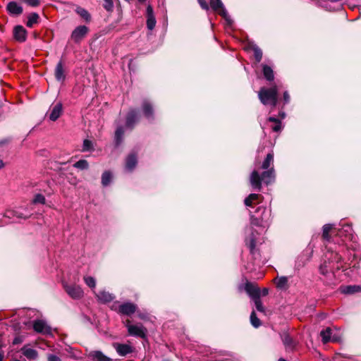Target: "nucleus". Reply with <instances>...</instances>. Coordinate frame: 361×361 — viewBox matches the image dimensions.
Listing matches in <instances>:
<instances>
[{
	"instance_id": "obj_10",
	"label": "nucleus",
	"mask_w": 361,
	"mask_h": 361,
	"mask_svg": "<svg viewBox=\"0 0 361 361\" xmlns=\"http://www.w3.org/2000/svg\"><path fill=\"white\" fill-rule=\"evenodd\" d=\"M33 329L37 333L43 334H51V328L48 324L42 319H38L34 322Z\"/></svg>"
},
{
	"instance_id": "obj_39",
	"label": "nucleus",
	"mask_w": 361,
	"mask_h": 361,
	"mask_svg": "<svg viewBox=\"0 0 361 361\" xmlns=\"http://www.w3.org/2000/svg\"><path fill=\"white\" fill-rule=\"evenodd\" d=\"M93 150V145L92 141L89 140H85L82 145V152H90Z\"/></svg>"
},
{
	"instance_id": "obj_59",
	"label": "nucleus",
	"mask_w": 361,
	"mask_h": 361,
	"mask_svg": "<svg viewBox=\"0 0 361 361\" xmlns=\"http://www.w3.org/2000/svg\"><path fill=\"white\" fill-rule=\"evenodd\" d=\"M9 142L8 140L6 139V140H1L0 141V145H4L6 143H8Z\"/></svg>"
},
{
	"instance_id": "obj_53",
	"label": "nucleus",
	"mask_w": 361,
	"mask_h": 361,
	"mask_svg": "<svg viewBox=\"0 0 361 361\" xmlns=\"http://www.w3.org/2000/svg\"><path fill=\"white\" fill-rule=\"evenodd\" d=\"M154 16L152 7L148 5L147 7V17Z\"/></svg>"
},
{
	"instance_id": "obj_11",
	"label": "nucleus",
	"mask_w": 361,
	"mask_h": 361,
	"mask_svg": "<svg viewBox=\"0 0 361 361\" xmlns=\"http://www.w3.org/2000/svg\"><path fill=\"white\" fill-rule=\"evenodd\" d=\"M113 347L120 356H126L133 352V347L126 343H113Z\"/></svg>"
},
{
	"instance_id": "obj_51",
	"label": "nucleus",
	"mask_w": 361,
	"mask_h": 361,
	"mask_svg": "<svg viewBox=\"0 0 361 361\" xmlns=\"http://www.w3.org/2000/svg\"><path fill=\"white\" fill-rule=\"evenodd\" d=\"M47 360L48 361H61V359L59 357H58L55 355L49 354V355H48Z\"/></svg>"
},
{
	"instance_id": "obj_64",
	"label": "nucleus",
	"mask_w": 361,
	"mask_h": 361,
	"mask_svg": "<svg viewBox=\"0 0 361 361\" xmlns=\"http://www.w3.org/2000/svg\"><path fill=\"white\" fill-rule=\"evenodd\" d=\"M279 361H286V360L285 359H283V358H280V359L279 360Z\"/></svg>"
},
{
	"instance_id": "obj_46",
	"label": "nucleus",
	"mask_w": 361,
	"mask_h": 361,
	"mask_svg": "<svg viewBox=\"0 0 361 361\" xmlns=\"http://www.w3.org/2000/svg\"><path fill=\"white\" fill-rule=\"evenodd\" d=\"M333 269H334V267H330L327 265L326 262H324V263L320 266L319 271L322 274L325 275L328 273L329 270H331Z\"/></svg>"
},
{
	"instance_id": "obj_8",
	"label": "nucleus",
	"mask_w": 361,
	"mask_h": 361,
	"mask_svg": "<svg viewBox=\"0 0 361 361\" xmlns=\"http://www.w3.org/2000/svg\"><path fill=\"white\" fill-rule=\"evenodd\" d=\"M63 288L68 295L73 299H80L83 296V290L78 285H68L63 283Z\"/></svg>"
},
{
	"instance_id": "obj_50",
	"label": "nucleus",
	"mask_w": 361,
	"mask_h": 361,
	"mask_svg": "<svg viewBox=\"0 0 361 361\" xmlns=\"http://www.w3.org/2000/svg\"><path fill=\"white\" fill-rule=\"evenodd\" d=\"M104 4L103 5L104 8L108 11H111L114 7L113 1L111 0H104Z\"/></svg>"
},
{
	"instance_id": "obj_54",
	"label": "nucleus",
	"mask_w": 361,
	"mask_h": 361,
	"mask_svg": "<svg viewBox=\"0 0 361 361\" xmlns=\"http://www.w3.org/2000/svg\"><path fill=\"white\" fill-rule=\"evenodd\" d=\"M272 130L274 132H279L281 130V123L279 121L274 126L272 127Z\"/></svg>"
},
{
	"instance_id": "obj_34",
	"label": "nucleus",
	"mask_w": 361,
	"mask_h": 361,
	"mask_svg": "<svg viewBox=\"0 0 361 361\" xmlns=\"http://www.w3.org/2000/svg\"><path fill=\"white\" fill-rule=\"evenodd\" d=\"M76 13L80 15L86 22H90L91 20V16L89 12L83 8L78 7L75 10Z\"/></svg>"
},
{
	"instance_id": "obj_7",
	"label": "nucleus",
	"mask_w": 361,
	"mask_h": 361,
	"mask_svg": "<svg viewBox=\"0 0 361 361\" xmlns=\"http://www.w3.org/2000/svg\"><path fill=\"white\" fill-rule=\"evenodd\" d=\"M128 334L130 336H136V337H140V338H145L147 333V329L142 325L141 324H130V322L129 320L126 322V324Z\"/></svg>"
},
{
	"instance_id": "obj_37",
	"label": "nucleus",
	"mask_w": 361,
	"mask_h": 361,
	"mask_svg": "<svg viewBox=\"0 0 361 361\" xmlns=\"http://www.w3.org/2000/svg\"><path fill=\"white\" fill-rule=\"evenodd\" d=\"M75 168L79 169L80 170L87 169L89 167L88 162L85 159H80L78 161L75 162L73 164Z\"/></svg>"
},
{
	"instance_id": "obj_30",
	"label": "nucleus",
	"mask_w": 361,
	"mask_h": 361,
	"mask_svg": "<svg viewBox=\"0 0 361 361\" xmlns=\"http://www.w3.org/2000/svg\"><path fill=\"white\" fill-rule=\"evenodd\" d=\"M23 353L29 360H35L38 356L37 350L32 348H24Z\"/></svg>"
},
{
	"instance_id": "obj_9",
	"label": "nucleus",
	"mask_w": 361,
	"mask_h": 361,
	"mask_svg": "<svg viewBox=\"0 0 361 361\" xmlns=\"http://www.w3.org/2000/svg\"><path fill=\"white\" fill-rule=\"evenodd\" d=\"M89 29L85 25H79L71 33V38L75 43L80 42L87 34Z\"/></svg>"
},
{
	"instance_id": "obj_19",
	"label": "nucleus",
	"mask_w": 361,
	"mask_h": 361,
	"mask_svg": "<svg viewBox=\"0 0 361 361\" xmlns=\"http://www.w3.org/2000/svg\"><path fill=\"white\" fill-rule=\"evenodd\" d=\"M61 112L62 104L61 103H57L51 109V112L49 116V119L52 121H56L61 116Z\"/></svg>"
},
{
	"instance_id": "obj_38",
	"label": "nucleus",
	"mask_w": 361,
	"mask_h": 361,
	"mask_svg": "<svg viewBox=\"0 0 361 361\" xmlns=\"http://www.w3.org/2000/svg\"><path fill=\"white\" fill-rule=\"evenodd\" d=\"M250 322L255 328H257L261 325L260 320L257 318L255 311H252L250 314Z\"/></svg>"
},
{
	"instance_id": "obj_18",
	"label": "nucleus",
	"mask_w": 361,
	"mask_h": 361,
	"mask_svg": "<svg viewBox=\"0 0 361 361\" xmlns=\"http://www.w3.org/2000/svg\"><path fill=\"white\" fill-rule=\"evenodd\" d=\"M54 75L56 80L59 82H62L65 80L66 75L64 73L63 65L61 61H60L56 66Z\"/></svg>"
},
{
	"instance_id": "obj_23",
	"label": "nucleus",
	"mask_w": 361,
	"mask_h": 361,
	"mask_svg": "<svg viewBox=\"0 0 361 361\" xmlns=\"http://www.w3.org/2000/svg\"><path fill=\"white\" fill-rule=\"evenodd\" d=\"M282 341L285 345L286 350H293L295 347V342L287 334H284L281 336Z\"/></svg>"
},
{
	"instance_id": "obj_12",
	"label": "nucleus",
	"mask_w": 361,
	"mask_h": 361,
	"mask_svg": "<svg viewBox=\"0 0 361 361\" xmlns=\"http://www.w3.org/2000/svg\"><path fill=\"white\" fill-rule=\"evenodd\" d=\"M244 289L252 300L257 298H260V290L254 283L247 282L245 284Z\"/></svg>"
},
{
	"instance_id": "obj_26",
	"label": "nucleus",
	"mask_w": 361,
	"mask_h": 361,
	"mask_svg": "<svg viewBox=\"0 0 361 361\" xmlns=\"http://www.w3.org/2000/svg\"><path fill=\"white\" fill-rule=\"evenodd\" d=\"M334 331V330L331 327H327L325 329L321 331L320 336L324 343H326L331 341V336L332 335Z\"/></svg>"
},
{
	"instance_id": "obj_47",
	"label": "nucleus",
	"mask_w": 361,
	"mask_h": 361,
	"mask_svg": "<svg viewBox=\"0 0 361 361\" xmlns=\"http://www.w3.org/2000/svg\"><path fill=\"white\" fill-rule=\"evenodd\" d=\"M10 212L12 213L13 216H16L18 218L27 219L29 216L28 215L24 216L22 213H20V212H19L18 211H10V210L6 211L5 216H8V213H10Z\"/></svg>"
},
{
	"instance_id": "obj_2",
	"label": "nucleus",
	"mask_w": 361,
	"mask_h": 361,
	"mask_svg": "<svg viewBox=\"0 0 361 361\" xmlns=\"http://www.w3.org/2000/svg\"><path fill=\"white\" fill-rule=\"evenodd\" d=\"M274 162L273 153H269L262 164V169H264L262 174L258 171L254 170L250 178V183L253 189L259 191L262 188V182L269 185L274 182L275 179V173L273 167L269 168Z\"/></svg>"
},
{
	"instance_id": "obj_52",
	"label": "nucleus",
	"mask_w": 361,
	"mask_h": 361,
	"mask_svg": "<svg viewBox=\"0 0 361 361\" xmlns=\"http://www.w3.org/2000/svg\"><path fill=\"white\" fill-rule=\"evenodd\" d=\"M197 1H198V3L200 4V6L202 7V8H203L204 10L209 9V6L205 0H197Z\"/></svg>"
},
{
	"instance_id": "obj_60",
	"label": "nucleus",
	"mask_w": 361,
	"mask_h": 361,
	"mask_svg": "<svg viewBox=\"0 0 361 361\" xmlns=\"http://www.w3.org/2000/svg\"><path fill=\"white\" fill-rule=\"evenodd\" d=\"M4 166V161L1 159H0V169H2Z\"/></svg>"
},
{
	"instance_id": "obj_36",
	"label": "nucleus",
	"mask_w": 361,
	"mask_h": 361,
	"mask_svg": "<svg viewBox=\"0 0 361 361\" xmlns=\"http://www.w3.org/2000/svg\"><path fill=\"white\" fill-rule=\"evenodd\" d=\"M111 180V173L109 171H104L102 176V184L106 186Z\"/></svg>"
},
{
	"instance_id": "obj_6",
	"label": "nucleus",
	"mask_w": 361,
	"mask_h": 361,
	"mask_svg": "<svg viewBox=\"0 0 361 361\" xmlns=\"http://www.w3.org/2000/svg\"><path fill=\"white\" fill-rule=\"evenodd\" d=\"M210 6L214 11L218 12L219 14L224 18L228 25L231 26L233 20L228 14L221 0H211Z\"/></svg>"
},
{
	"instance_id": "obj_44",
	"label": "nucleus",
	"mask_w": 361,
	"mask_h": 361,
	"mask_svg": "<svg viewBox=\"0 0 361 361\" xmlns=\"http://www.w3.org/2000/svg\"><path fill=\"white\" fill-rule=\"evenodd\" d=\"M334 331H333L332 335L331 336V342H340L341 340V335L339 332H338L336 329H333Z\"/></svg>"
},
{
	"instance_id": "obj_42",
	"label": "nucleus",
	"mask_w": 361,
	"mask_h": 361,
	"mask_svg": "<svg viewBox=\"0 0 361 361\" xmlns=\"http://www.w3.org/2000/svg\"><path fill=\"white\" fill-rule=\"evenodd\" d=\"M252 49H253L255 58L257 62H259L262 58V50L257 46H254L252 47Z\"/></svg>"
},
{
	"instance_id": "obj_35",
	"label": "nucleus",
	"mask_w": 361,
	"mask_h": 361,
	"mask_svg": "<svg viewBox=\"0 0 361 361\" xmlns=\"http://www.w3.org/2000/svg\"><path fill=\"white\" fill-rule=\"evenodd\" d=\"M334 228V225L333 224H325L324 226H323V233H322V237L325 240H327L329 241L330 240V235H329V232L331 231V230Z\"/></svg>"
},
{
	"instance_id": "obj_3",
	"label": "nucleus",
	"mask_w": 361,
	"mask_h": 361,
	"mask_svg": "<svg viewBox=\"0 0 361 361\" xmlns=\"http://www.w3.org/2000/svg\"><path fill=\"white\" fill-rule=\"evenodd\" d=\"M270 210L263 206H259L254 213L250 211V221L252 226L264 228L268 226Z\"/></svg>"
},
{
	"instance_id": "obj_13",
	"label": "nucleus",
	"mask_w": 361,
	"mask_h": 361,
	"mask_svg": "<svg viewBox=\"0 0 361 361\" xmlns=\"http://www.w3.org/2000/svg\"><path fill=\"white\" fill-rule=\"evenodd\" d=\"M137 306L132 302H125L119 305L118 312L125 315H131L136 312Z\"/></svg>"
},
{
	"instance_id": "obj_56",
	"label": "nucleus",
	"mask_w": 361,
	"mask_h": 361,
	"mask_svg": "<svg viewBox=\"0 0 361 361\" xmlns=\"http://www.w3.org/2000/svg\"><path fill=\"white\" fill-rule=\"evenodd\" d=\"M269 293V290L267 288H264L262 290H260V296H266Z\"/></svg>"
},
{
	"instance_id": "obj_16",
	"label": "nucleus",
	"mask_w": 361,
	"mask_h": 361,
	"mask_svg": "<svg viewBox=\"0 0 361 361\" xmlns=\"http://www.w3.org/2000/svg\"><path fill=\"white\" fill-rule=\"evenodd\" d=\"M7 11L11 15L19 16L23 13V7L16 1H11L7 4Z\"/></svg>"
},
{
	"instance_id": "obj_62",
	"label": "nucleus",
	"mask_w": 361,
	"mask_h": 361,
	"mask_svg": "<svg viewBox=\"0 0 361 361\" xmlns=\"http://www.w3.org/2000/svg\"><path fill=\"white\" fill-rule=\"evenodd\" d=\"M19 343V340L18 338H15L13 341V344H17Z\"/></svg>"
},
{
	"instance_id": "obj_14",
	"label": "nucleus",
	"mask_w": 361,
	"mask_h": 361,
	"mask_svg": "<svg viewBox=\"0 0 361 361\" xmlns=\"http://www.w3.org/2000/svg\"><path fill=\"white\" fill-rule=\"evenodd\" d=\"M246 233L249 235L246 237L245 243H246V245L249 247L250 252L253 254L255 248L256 237H255L252 227H250V228H247Z\"/></svg>"
},
{
	"instance_id": "obj_25",
	"label": "nucleus",
	"mask_w": 361,
	"mask_h": 361,
	"mask_svg": "<svg viewBox=\"0 0 361 361\" xmlns=\"http://www.w3.org/2000/svg\"><path fill=\"white\" fill-rule=\"evenodd\" d=\"M277 288L281 290H286L288 287V279L286 276H278L274 280Z\"/></svg>"
},
{
	"instance_id": "obj_21",
	"label": "nucleus",
	"mask_w": 361,
	"mask_h": 361,
	"mask_svg": "<svg viewBox=\"0 0 361 361\" xmlns=\"http://www.w3.org/2000/svg\"><path fill=\"white\" fill-rule=\"evenodd\" d=\"M261 197V195L258 194L252 193L245 199L244 203L246 207H253L254 205L259 203V199Z\"/></svg>"
},
{
	"instance_id": "obj_63",
	"label": "nucleus",
	"mask_w": 361,
	"mask_h": 361,
	"mask_svg": "<svg viewBox=\"0 0 361 361\" xmlns=\"http://www.w3.org/2000/svg\"><path fill=\"white\" fill-rule=\"evenodd\" d=\"M280 116H281V117L282 118H285V113H283H283H281V114H280Z\"/></svg>"
},
{
	"instance_id": "obj_57",
	"label": "nucleus",
	"mask_w": 361,
	"mask_h": 361,
	"mask_svg": "<svg viewBox=\"0 0 361 361\" xmlns=\"http://www.w3.org/2000/svg\"><path fill=\"white\" fill-rule=\"evenodd\" d=\"M268 120L271 122L278 123L279 121V119L276 118L275 117H269Z\"/></svg>"
},
{
	"instance_id": "obj_17",
	"label": "nucleus",
	"mask_w": 361,
	"mask_h": 361,
	"mask_svg": "<svg viewBox=\"0 0 361 361\" xmlns=\"http://www.w3.org/2000/svg\"><path fill=\"white\" fill-rule=\"evenodd\" d=\"M26 30L21 25H17L14 27L13 35L14 37L18 42H25L26 39Z\"/></svg>"
},
{
	"instance_id": "obj_43",
	"label": "nucleus",
	"mask_w": 361,
	"mask_h": 361,
	"mask_svg": "<svg viewBox=\"0 0 361 361\" xmlns=\"http://www.w3.org/2000/svg\"><path fill=\"white\" fill-rule=\"evenodd\" d=\"M84 281L85 283L92 288H95L96 286V281L95 279L92 276H85Z\"/></svg>"
},
{
	"instance_id": "obj_1",
	"label": "nucleus",
	"mask_w": 361,
	"mask_h": 361,
	"mask_svg": "<svg viewBox=\"0 0 361 361\" xmlns=\"http://www.w3.org/2000/svg\"><path fill=\"white\" fill-rule=\"evenodd\" d=\"M274 162L273 153H269L262 164V169H264L262 174L258 171L254 170L250 178V183L253 189L259 191L262 188V182L269 185L274 182L275 179V173L273 167L269 168Z\"/></svg>"
},
{
	"instance_id": "obj_20",
	"label": "nucleus",
	"mask_w": 361,
	"mask_h": 361,
	"mask_svg": "<svg viewBox=\"0 0 361 361\" xmlns=\"http://www.w3.org/2000/svg\"><path fill=\"white\" fill-rule=\"evenodd\" d=\"M89 357L94 361H112V360L106 356L102 352L99 350L92 351L89 354Z\"/></svg>"
},
{
	"instance_id": "obj_24",
	"label": "nucleus",
	"mask_w": 361,
	"mask_h": 361,
	"mask_svg": "<svg viewBox=\"0 0 361 361\" xmlns=\"http://www.w3.org/2000/svg\"><path fill=\"white\" fill-rule=\"evenodd\" d=\"M142 107L145 116L149 120L153 119L154 111L152 106L149 102L145 100L142 103Z\"/></svg>"
},
{
	"instance_id": "obj_33",
	"label": "nucleus",
	"mask_w": 361,
	"mask_h": 361,
	"mask_svg": "<svg viewBox=\"0 0 361 361\" xmlns=\"http://www.w3.org/2000/svg\"><path fill=\"white\" fill-rule=\"evenodd\" d=\"M123 134V128L122 126H118L115 132V142L117 146L121 143Z\"/></svg>"
},
{
	"instance_id": "obj_49",
	"label": "nucleus",
	"mask_w": 361,
	"mask_h": 361,
	"mask_svg": "<svg viewBox=\"0 0 361 361\" xmlns=\"http://www.w3.org/2000/svg\"><path fill=\"white\" fill-rule=\"evenodd\" d=\"M351 231H352V228H351V226H349V225H345V226H344L342 228V229H341V230L339 231L338 234H339V235H343V234H344V233H345V235H347V234H349V235H350V234L351 233Z\"/></svg>"
},
{
	"instance_id": "obj_45",
	"label": "nucleus",
	"mask_w": 361,
	"mask_h": 361,
	"mask_svg": "<svg viewBox=\"0 0 361 361\" xmlns=\"http://www.w3.org/2000/svg\"><path fill=\"white\" fill-rule=\"evenodd\" d=\"M253 301L255 302L257 310L259 312H264V307L262 305V301L260 300V298H255V299H253Z\"/></svg>"
},
{
	"instance_id": "obj_41",
	"label": "nucleus",
	"mask_w": 361,
	"mask_h": 361,
	"mask_svg": "<svg viewBox=\"0 0 361 361\" xmlns=\"http://www.w3.org/2000/svg\"><path fill=\"white\" fill-rule=\"evenodd\" d=\"M46 202L45 197L42 194H37L32 200L33 204H44Z\"/></svg>"
},
{
	"instance_id": "obj_15",
	"label": "nucleus",
	"mask_w": 361,
	"mask_h": 361,
	"mask_svg": "<svg viewBox=\"0 0 361 361\" xmlns=\"http://www.w3.org/2000/svg\"><path fill=\"white\" fill-rule=\"evenodd\" d=\"M138 121V114L135 110H130L126 117V126L128 128H133Z\"/></svg>"
},
{
	"instance_id": "obj_5",
	"label": "nucleus",
	"mask_w": 361,
	"mask_h": 361,
	"mask_svg": "<svg viewBox=\"0 0 361 361\" xmlns=\"http://www.w3.org/2000/svg\"><path fill=\"white\" fill-rule=\"evenodd\" d=\"M202 360L200 361H224L229 355L222 352H213L209 348L204 347L200 352Z\"/></svg>"
},
{
	"instance_id": "obj_58",
	"label": "nucleus",
	"mask_w": 361,
	"mask_h": 361,
	"mask_svg": "<svg viewBox=\"0 0 361 361\" xmlns=\"http://www.w3.org/2000/svg\"><path fill=\"white\" fill-rule=\"evenodd\" d=\"M137 315H138V317H139L140 319H145V318H146V316H145V314H144L138 313V314H137Z\"/></svg>"
},
{
	"instance_id": "obj_48",
	"label": "nucleus",
	"mask_w": 361,
	"mask_h": 361,
	"mask_svg": "<svg viewBox=\"0 0 361 361\" xmlns=\"http://www.w3.org/2000/svg\"><path fill=\"white\" fill-rule=\"evenodd\" d=\"M31 7H37L40 4V0H21Z\"/></svg>"
},
{
	"instance_id": "obj_55",
	"label": "nucleus",
	"mask_w": 361,
	"mask_h": 361,
	"mask_svg": "<svg viewBox=\"0 0 361 361\" xmlns=\"http://www.w3.org/2000/svg\"><path fill=\"white\" fill-rule=\"evenodd\" d=\"M283 100L286 104L288 103L290 101V96L288 92H285L283 93Z\"/></svg>"
},
{
	"instance_id": "obj_4",
	"label": "nucleus",
	"mask_w": 361,
	"mask_h": 361,
	"mask_svg": "<svg viewBox=\"0 0 361 361\" xmlns=\"http://www.w3.org/2000/svg\"><path fill=\"white\" fill-rule=\"evenodd\" d=\"M258 97L264 105L275 107L278 102V89L276 86L270 88L262 87L258 92Z\"/></svg>"
},
{
	"instance_id": "obj_22",
	"label": "nucleus",
	"mask_w": 361,
	"mask_h": 361,
	"mask_svg": "<svg viewBox=\"0 0 361 361\" xmlns=\"http://www.w3.org/2000/svg\"><path fill=\"white\" fill-rule=\"evenodd\" d=\"M137 163V157L135 154H130L126 158V169L132 171L136 166Z\"/></svg>"
},
{
	"instance_id": "obj_29",
	"label": "nucleus",
	"mask_w": 361,
	"mask_h": 361,
	"mask_svg": "<svg viewBox=\"0 0 361 361\" xmlns=\"http://www.w3.org/2000/svg\"><path fill=\"white\" fill-rule=\"evenodd\" d=\"M341 293L344 294H353L360 292L361 287L359 286H347L341 288Z\"/></svg>"
},
{
	"instance_id": "obj_31",
	"label": "nucleus",
	"mask_w": 361,
	"mask_h": 361,
	"mask_svg": "<svg viewBox=\"0 0 361 361\" xmlns=\"http://www.w3.org/2000/svg\"><path fill=\"white\" fill-rule=\"evenodd\" d=\"M326 257L328 259L329 264H330L331 262H336L337 264L341 262L342 257L341 256L337 253L331 252L329 253V255H326Z\"/></svg>"
},
{
	"instance_id": "obj_27",
	"label": "nucleus",
	"mask_w": 361,
	"mask_h": 361,
	"mask_svg": "<svg viewBox=\"0 0 361 361\" xmlns=\"http://www.w3.org/2000/svg\"><path fill=\"white\" fill-rule=\"evenodd\" d=\"M97 297L98 300L102 302H111L114 298V297L112 295V294H111L109 292H106L105 290L99 291L97 294Z\"/></svg>"
},
{
	"instance_id": "obj_28",
	"label": "nucleus",
	"mask_w": 361,
	"mask_h": 361,
	"mask_svg": "<svg viewBox=\"0 0 361 361\" xmlns=\"http://www.w3.org/2000/svg\"><path fill=\"white\" fill-rule=\"evenodd\" d=\"M262 71H263L264 78L267 80L271 81L274 80V71L270 66L263 64L262 65Z\"/></svg>"
},
{
	"instance_id": "obj_61",
	"label": "nucleus",
	"mask_w": 361,
	"mask_h": 361,
	"mask_svg": "<svg viewBox=\"0 0 361 361\" xmlns=\"http://www.w3.org/2000/svg\"><path fill=\"white\" fill-rule=\"evenodd\" d=\"M4 359V353L0 352V361H3Z\"/></svg>"
},
{
	"instance_id": "obj_32",
	"label": "nucleus",
	"mask_w": 361,
	"mask_h": 361,
	"mask_svg": "<svg viewBox=\"0 0 361 361\" xmlns=\"http://www.w3.org/2000/svg\"><path fill=\"white\" fill-rule=\"evenodd\" d=\"M39 18V16L37 13H32L27 17V21L26 23V25L28 27H32L34 24H36L38 23Z\"/></svg>"
},
{
	"instance_id": "obj_40",
	"label": "nucleus",
	"mask_w": 361,
	"mask_h": 361,
	"mask_svg": "<svg viewBox=\"0 0 361 361\" xmlns=\"http://www.w3.org/2000/svg\"><path fill=\"white\" fill-rule=\"evenodd\" d=\"M156 23L154 16L147 17V27L149 30H152L154 28Z\"/></svg>"
}]
</instances>
